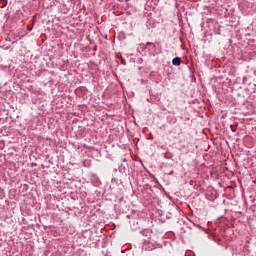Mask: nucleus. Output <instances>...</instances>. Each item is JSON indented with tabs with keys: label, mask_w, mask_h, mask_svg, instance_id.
Masks as SVG:
<instances>
[{
	"label": "nucleus",
	"mask_w": 256,
	"mask_h": 256,
	"mask_svg": "<svg viewBox=\"0 0 256 256\" xmlns=\"http://www.w3.org/2000/svg\"><path fill=\"white\" fill-rule=\"evenodd\" d=\"M232 132L235 133V130L232 129Z\"/></svg>",
	"instance_id": "39448f33"
},
{
	"label": "nucleus",
	"mask_w": 256,
	"mask_h": 256,
	"mask_svg": "<svg viewBox=\"0 0 256 256\" xmlns=\"http://www.w3.org/2000/svg\"><path fill=\"white\" fill-rule=\"evenodd\" d=\"M146 45H147V46L153 45V43H152V42H147Z\"/></svg>",
	"instance_id": "7ed1b4c3"
},
{
	"label": "nucleus",
	"mask_w": 256,
	"mask_h": 256,
	"mask_svg": "<svg viewBox=\"0 0 256 256\" xmlns=\"http://www.w3.org/2000/svg\"><path fill=\"white\" fill-rule=\"evenodd\" d=\"M172 65H174L175 67H179V65H181V58L175 57V58L172 60Z\"/></svg>",
	"instance_id": "f257e3e1"
},
{
	"label": "nucleus",
	"mask_w": 256,
	"mask_h": 256,
	"mask_svg": "<svg viewBox=\"0 0 256 256\" xmlns=\"http://www.w3.org/2000/svg\"><path fill=\"white\" fill-rule=\"evenodd\" d=\"M155 47H156V46L153 44V45H152V49H155Z\"/></svg>",
	"instance_id": "20e7f679"
},
{
	"label": "nucleus",
	"mask_w": 256,
	"mask_h": 256,
	"mask_svg": "<svg viewBox=\"0 0 256 256\" xmlns=\"http://www.w3.org/2000/svg\"><path fill=\"white\" fill-rule=\"evenodd\" d=\"M254 129H256V127H254Z\"/></svg>",
	"instance_id": "423d86ee"
},
{
	"label": "nucleus",
	"mask_w": 256,
	"mask_h": 256,
	"mask_svg": "<svg viewBox=\"0 0 256 256\" xmlns=\"http://www.w3.org/2000/svg\"><path fill=\"white\" fill-rule=\"evenodd\" d=\"M121 63H122V65H127V62H125V60H121Z\"/></svg>",
	"instance_id": "f03ea898"
}]
</instances>
